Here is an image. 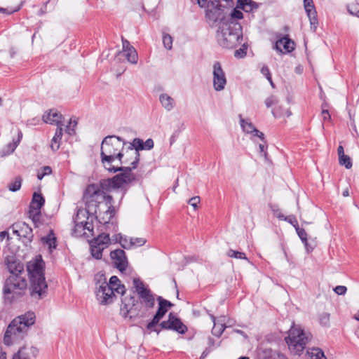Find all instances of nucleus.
Segmentation results:
<instances>
[{
    "label": "nucleus",
    "mask_w": 359,
    "mask_h": 359,
    "mask_svg": "<svg viewBox=\"0 0 359 359\" xmlns=\"http://www.w3.org/2000/svg\"><path fill=\"white\" fill-rule=\"evenodd\" d=\"M294 43L287 36H283L280 39L278 40L274 46V48L278 50L283 53H290L294 50Z\"/></svg>",
    "instance_id": "6ab92c4d"
},
{
    "label": "nucleus",
    "mask_w": 359,
    "mask_h": 359,
    "mask_svg": "<svg viewBox=\"0 0 359 359\" xmlns=\"http://www.w3.org/2000/svg\"><path fill=\"white\" fill-rule=\"evenodd\" d=\"M172 37L168 34H163V43L167 50H171L172 48Z\"/></svg>",
    "instance_id": "a18cd8bd"
},
{
    "label": "nucleus",
    "mask_w": 359,
    "mask_h": 359,
    "mask_svg": "<svg viewBox=\"0 0 359 359\" xmlns=\"http://www.w3.org/2000/svg\"><path fill=\"white\" fill-rule=\"evenodd\" d=\"M114 266L120 271H123L128 266V262L126 252L123 250H115L110 253Z\"/></svg>",
    "instance_id": "4468645a"
},
{
    "label": "nucleus",
    "mask_w": 359,
    "mask_h": 359,
    "mask_svg": "<svg viewBox=\"0 0 359 359\" xmlns=\"http://www.w3.org/2000/svg\"><path fill=\"white\" fill-rule=\"evenodd\" d=\"M41 242L43 245L48 246L50 252L57 247L56 237L52 231L46 236L41 238Z\"/></svg>",
    "instance_id": "cd10ccee"
},
{
    "label": "nucleus",
    "mask_w": 359,
    "mask_h": 359,
    "mask_svg": "<svg viewBox=\"0 0 359 359\" xmlns=\"http://www.w3.org/2000/svg\"><path fill=\"white\" fill-rule=\"evenodd\" d=\"M330 321V314L327 313H323L320 317V322L322 325L327 326Z\"/></svg>",
    "instance_id": "bf43d9fd"
},
{
    "label": "nucleus",
    "mask_w": 359,
    "mask_h": 359,
    "mask_svg": "<svg viewBox=\"0 0 359 359\" xmlns=\"http://www.w3.org/2000/svg\"><path fill=\"white\" fill-rule=\"evenodd\" d=\"M247 47L245 45H243V48H239L235 51L234 55L237 57H243L245 55Z\"/></svg>",
    "instance_id": "680f3d73"
},
{
    "label": "nucleus",
    "mask_w": 359,
    "mask_h": 359,
    "mask_svg": "<svg viewBox=\"0 0 359 359\" xmlns=\"http://www.w3.org/2000/svg\"><path fill=\"white\" fill-rule=\"evenodd\" d=\"M20 8V6H18L16 8L11 9V8H0V13H4L6 14H11L14 12H16L19 11Z\"/></svg>",
    "instance_id": "338daca9"
},
{
    "label": "nucleus",
    "mask_w": 359,
    "mask_h": 359,
    "mask_svg": "<svg viewBox=\"0 0 359 359\" xmlns=\"http://www.w3.org/2000/svg\"><path fill=\"white\" fill-rule=\"evenodd\" d=\"M259 4L253 1L252 0H243L238 2L237 8L242 9L246 13H252L257 10Z\"/></svg>",
    "instance_id": "393cba45"
},
{
    "label": "nucleus",
    "mask_w": 359,
    "mask_h": 359,
    "mask_svg": "<svg viewBox=\"0 0 359 359\" xmlns=\"http://www.w3.org/2000/svg\"><path fill=\"white\" fill-rule=\"evenodd\" d=\"M297 233L299 236V238L302 241V243L304 244L305 248L308 252H310L313 250V248L310 247L308 243V239H307V233L304 229L300 228L299 226L296 229Z\"/></svg>",
    "instance_id": "f704fd0d"
},
{
    "label": "nucleus",
    "mask_w": 359,
    "mask_h": 359,
    "mask_svg": "<svg viewBox=\"0 0 359 359\" xmlns=\"http://www.w3.org/2000/svg\"><path fill=\"white\" fill-rule=\"evenodd\" d=\"M212 84L216 91H221L224 89L226 84L225 73L220 62H215L212 65Z\"/></svg>",
    "instance_id": "f8f14e48"
},
{
    "label": "nucleus",
    "mask_w": 359,
    "mask_h": 359,
    "mask_svg": "<svg viewBox=\"0 0 359 359\" xmlns=\"http://www.w3.org/2000/svg\"><path fill=\"white\" fill-rule=\"evenodd\" d=\"M140 150H144L143 140L139 138H135L131 143L129 144L126 149V154L130 156L134 162L139 161L140 159Z\"/></svg>",
    "instance_id": "dca6fc26"
},
{
    "label": "nucleus",
    "mask_w": 359,
    "mask_h": 359,
    "mask_svg": "<svg viewBox=\"0 0 359 359\" xmlns=\"http://www.w3.org/2000/svg\"><path fill=\"white\" fill-rule=\"evenodd\" d=\"M263 353L264 359H287L285 355L271 349L265 350Z\"/></svg>",
    "instance_id": "c9c22d12"
},
{
    "label": "nucleus",
    "mask_w": 359,
    "mask_h": 359,
    "mask_svg": "<svg viewBox=\"0 0 359 359\" xmlns=\"http://www.w3.org/2000/svg\"><path fill=\"white\" fill-rule=\"evenodd\" d=\"M62 130H63L62 127H57L56 129V132L51 140L50 144V148L53 151H57L60 148V142L62 137Z\"/></svg>",
    "instance_id": "7c9ffc66"
},
{
    "label": "nucleus",
    "mask_w": 359,
    "mask_h": 359,
    "mask_svg": "<svg viewBox=\"0 0 359 359\" xmlns=\"http://www.w3.org/2000/svg\"><path fill=\"white\" fill-rule=\"evenodd\" d=\"M160 326L162 329L173 330L180 334H184L187 330L186 325L172 313L169 314L168 320L163 321Z\"/></svg>",
    "instance_id": "ddd939ff"
},
{
    "label": "nucleus",
    "mask_w": 359,
    "mask_h": 359,
    "mask_svg": "<svg viewBox=\"0 0 359 359\" xmlns=\"http://www.w3.org/2000/svg\"><path fill=\"white\" fill-rule=\"evenodd\" d=\"M133 283L135 292L137 293L142 302L147 308H153L155 304V298L151 290L139 278H134Z\"/></svg>",
    "instance_id": "9d476101"
},
{
    "label": "nucleus",
    "mask_w": 359,
    "mask_h": 359,
    "mask_svg": "<svg viewBox=\"0 0 359 359\" xmlns=\"http://www.w3.org/2000/svg\"><path fill=\"white\" fill-rule=\"evenodd\" d=\"M261 73L266 76L267 80L270 82L271 85L273 87V83L271 76L270 71L266 66H264L261 69Z\"/></svg>",
    "instance_id": "603ef678"
},
{
    "label": "nucleus",
    "mask_w": 359,
    "mask_h": 359,
    "mask_svg": "<svg viewBox=\"0 0 359 359\" xmlns=\"http://www.w3.org/2000/svg\"><path fill=\"white\" fill-rule=\"evenodd\" d=\"M334 291L339 295H343L346 294L347 288L346 286L344 285H338L335 287Z\"/></svg>",
    "instance_id": "e2e57ef3"
},
{
    "label": "nucleus",
    "mask_w": 359,
    "mask_h": 359,
    "mask_svg": "<svg viewBox=\"0 0 359 359\" xmlns=\"http://www.w3.org/2000/svg\"><path fill=\"white\" fill-rule=\"evenodd\" d=\"M44 268L45 263L40 255L29 261L27 266L30 280V294L35 299H41L47 294Z\"/></svg>",
    "instance_id": "20e7f679"
},
{
    "label": "nucleus",
    "mask_w": 359,
    "mask_h": 359,
    "mask_svg": "<svg viewBox=\"0 0 359 359\" xmlns=\"http://www.w3.org/2000/svg\"><path fill=\"white\" fill-rule=\"evenodd\" d=\"M13 233L18 236H28L32 233V229L25 222L15 223L12 226Z\"/></svg>",
    "instance_id": "4be33fe9"
},
{
    "label": "nucleus",
    "mask_w": 359,
    "mask_h": 359,
    "mask_svg": "<svg viewBox=\"0 0 359 359\" xmlns=\"http://www.w3.org/2000/svg\"><path fill=\"white\" fill-rule=\"evenodd\" d=\"M285 341L291 353L300 355L308 342V337L300 326L293 325L289 330Z\"/></svg>",
    "instance_id": "1a4fd4ad"
},
{
    "label": "nucleus",
    "mask_w": 359,
    "mask_h": 359,
    "mask_svg": "<svg viewBox=\"0 0 359 359\" xmlns=\"http://www.w3.org/2000/svg\"><path fill=\"white\" fill-rule=\"evenodd\" d=\"M200 203V197L194 196L190 198L188 201V203L191 205L194 209H196L198 207V204Z\"/></svg>",
    "instance_id": "052dcab7"
},
{
    "label": "nucleus",
    "mask_w": 359,
    "mask_h": 359,
    "mask_svg": "<svg viewBox=\"0 0 359 359\" xmlns=\"http://www.w3.org/2000/svg\"><path fill=\"white\" fill-rule=\"evenodd\" d=\"M84 221H76V223H74V228L73 229L72 234L74 236L79 237L86 235V231H84L83 226Z\"/></svg>",
    "instance_id": "e433bc0d"
},
{
    "label": "nucleus",
    "mask_w": 359,
    "mask_h": 359,
    "mask_svg": "<svg viewBox=\"0 0 359 359\" xmlns=\"http://www.w3.org/2000/svg\"><path fill=\"white\" fill-rule=\"evenodd\" d=\"M226 255L229 257H233L240 259H247L245 254L242 252L236 251L233 250H229L226 252Z\"/></svg>",
    "instance_id": "c03bdc74"
},
{
    "label": "nucleus",
    "mask_w": 359,
    "mask_h": 359,
    "mask_svg": "<svg viewBox=\"0 0 359 359\" xmlns=\"http://www.w3.org/2000/svg\"><path fill=\"white\" fill-rule=\"evenodd\" d=\"M210 317L214 323V326L212 330V333L216 337H220L223 333L224 330H225V327H222V325H219L217 323H216L215 318L214 316L212 315Z\"/></svg>",
    "instance_id": "79ce46f5"
},
{
    "label": "nucleus",
    "mask_w": 359,
    "mask_h": 359,
    "mask_svg": "<svg viewBox=\"0 0 359 359\" xmlns=\"http://www.w3.org/2000/svg\"><path fill=\"white\" fill-rule=\"evenodd\" d=\"M196 2L204 8L205 20L210 27H215L225 21L229 9L233 6L232 0H196Z\"/></svg>",
    "instance_id": "7ed1b4c3"
},
{
    "label": "nucleus",
    "mask_w": 359,
    "mask_h": 359,
    "mask_svg": "<svg viewBox=\"0 0 359 359\" xmlns=\"http://www.w3.org/2000/svg\"><path fill=\"white\" fill-rule=\"evenodd\" d=\"M157 300L158 302V309L156 314L163 318L167 313L168 309L172 306V304L161 297H158Z\"/></svg>",
    "instance_id": "c85d7f7f"
},
{
    "label": "nucleus",
    "mask_w": 359,
    "mask_h": 359,
    "mask_svg": "<svg viewBox=\"0 0 359 359\" xmlns=\"http://www.w3.org/2000/svg\"><path fill=\"white\" fill-rule=\"evenodd\" d=\"M126 142L120 137L109 135L105 137L101 144V161L107 170L111 172H117V168L113 163L118 158L123 156V149Z\"/></svg>",
    "instance_id": "f03ea898"
},
{
    "label": "nucleus",
    "mask_w": 359,
    "mask_h": 359,
    "mask_svg": "<svg viewBox=\"0 0 359 359\" xmlns=\"http://www.w3.org/2000/svg\"><path fill=\"white\" fill-rule=\"evenodd\" d=\"M112 241L114 243H120L122 248L128 250L133 248L132 237L123 236L121 233L112 236Z\"/></svg>",
    "instance_id": "b1692460"
},
{
    "label": "nucleus",
    "mask_w": 359,
    "mask_h": 359,
    "mask_svg": "<svg viewBox=\"0 0 359 359\" xmlns=\"http://www.w3.org/2000/svg\"><path fill=\"white\" fill-rule=\"evenodd\" d=\"M304 7L309 19L311 29H312L313 32H316L318 25V20L313 0H304Z\"/></svg>",
    "instance_id": "2eb2a0df"
},
{
    "label": "nucleus",
    "mask_w": 359,
    "mask_h": 359,
    "mask_svg": "<svg viewBox=\"0 0 359 359\" xmlns=\"http://www.w3.org/2000/svg\"><path fill=\"white\" fill-rule=\"evenodd\" d=\"M93 243L104 248H107L109 244L114 243V241H112V237L110 238L109 234L102 233L100 234Z\"/></svg>",
    "instance_id": "c756f323"
},
{
    "label": "nucleus",
    "mask_w": 359,
    "mask_h": 359,
    "mask_svg": "<svg viewBox=\"0 0 359 359\" xmlns=\"http://www.w3.org/2000/svg\"><path fill=\"white\" fill-rule=\"evenodd\" d=\"M278 103V100L275 96H270L265 100V104L267 107H271Z\"/></svg>",
    "instance_id": "4d7b16f0"
},
{
    "label": "nucleus",
    "mask_w": 359,
    "mask_h": 359,
    "mask_svg": "<svg viewBox=\"0 0 359 359\" xmlns=\"http://www.w3.org/2000/svg\"><path fill=\"white\" fill-rule=\"evenodd\" d=\"M36 316L32 311L15 318L8 325L4 334V341L7 346L20 342L27 335L30 326L35 323Z\"/></svg>",
    "instance_id": "39448f33"
},
{
    "label": "nucleus",
    "mask_w": 359,
    "mask_h": 359,
    "mask_svg": "<svg viewBox=\"0 0 359 359\" xmlns=\"http://www.w3.org/2000/svg\"><path fill=\"white\" fill-rule=\"evenodd\" d=\"M266 141L264 140V142H262V143H260L259 145V151L261 154H263V156L266 158L267 156V153L265 151L266 149V145H265Z\"/></svg>",
    "instance_id": "774afa93"
},
{
    "label": "nucleus",
    "mask_w": 359,
    "mask_h": 359,
    "mask_svg": "<svg viewBox=\"0 0 359 359\" xmlns=\"http://www.w3.org/2000/svg\"><path fill=\"white\" fill-rule=\"evenodd\" d=\"M136 302L135 297L131 295H127L122 299L120 313L123 318L132 320L137 316L139 309L136 306Z\"/></svg>",
    "instance_id": "9b49d317"
},
{
    "label": "nucleus",
    "mask_w": 359,
    "mask_h": 359,
    "mask_svg": "<svg viewBox=\"0 0 359 359\" xmlns=\"http://www.w3.org/2000/svg\"><path fill=\"white\" fill-rule=\"evenodd\" d=\"M86 212L88 214L94 215L96 217L95 214H93L89 212L87 210V205L86 204V210L79 209L78 210L76 215L74 217V222L76 223V221H85L86 219Z\"/></svg>",
    "instance_id": "a19ab883"
},
{
    "label": "nucleus",
    "mask_w": 359,
    "mask_h": 359,
    "mask_svg": "<svg viewBox=\"0 0 359 359\" xmlns=\"http://www.w3.org/2000/svg\"><path fill=\"white\" fill-rule=\"evenodd\" d=\"M5 264L11 275L25 273L23 264L14 256H8L5 259Z\"/></svg>",
    "instance_id": "a211bd4d"
},
{
    "label": "nucleus",
    "mask_w": 359,
    "mask_h": 359,
    "mask_svg": "<svg viewBox=\"0 0 359 359\" xmlns=\"http://www.w3.org/2000/svg\"><path fill=\"white\" fill-rule=\"evenodd\" d=\"M238 8L236 7L231 11L230 9H229L226 19L225 20L226 22H238V20L243 18V13Z\"/></svg>",
    "instance_id": "473e14b6"
},
{
    "label": "nucleus",
    "mask_w": 359,
    "mask_h": 359,
    "mask_svg": "<svg viewBox=\"0 0 359 359\" xmlns=\"http://www.w3.org/2000/svg\"><path fill=\"white\" fill-rule=\"evenodd\" d=\"M116 162L123 165V166H129L132 170L137 168L139 161L135 163L133 158L130 156L127 155L126 149H123V156L121 158H118Z\"/></svg>",
    "instance_id": "bb28decb"
},
{
    "label": "nucleus",
    "mask_w": 359,
    "mask_h": 359,
    "mask_svg": "<svg viewBox=\"0 0 359 359\" xmlns=\"http://www.w3.org/2000/svg\"><path fill=\"white\" fill-rule=\"evenodd\" d=\"M52 172L51 168L49 166H44L42 168L41 170L39 171L37 173V178L39 180H41L46 175H50Z\"/></svg>",
    "instance_id": "8fccbe9b"
},
{
    "label": "nucleus",
    "mask_w": 359,
    "mask_h": 359,
    "mask_svg": "<svg viewBox=\"0 0 359 359\" xmlns=\"http://www.w3.org/2000/svg\"><path fill=\"white\" fill-rule=\"evenodd\" d=\"M30 351L31 349L22 347L13 355V359H29Z\"/></svg>",
    "instance_id": "ea45409f"
},
{
    "label": "nucleus",
    "mask_w": 359,
    "mask_h": 359,
    "mask_svg": "<svg viewBox=\"0 0 359 359\" xmlns=\"http://www.w3.org/2000/svg\"><path fill=\"white\" fill-rule=\"evenodd\" d=\"M249 135H251L250 138L252 140H253L255 137H258L264 142V134L259 130H257V134L256 133H250Z\"/></svg>",
    "instance_id": "0e129e2a"
},
{
    "label": "nucleus",
    "mask_w": 359,
    "mask_h": 359,
    "mask_svg": "<svg viewBox=\"0 0 359 359\" xmlns=\"http://www.w3.org/2000/svg\"><path fill=\"white\" fill-rule=\"evenodd\" d=\"M122 51L129 62L135 65L137 63L138 55L136 50L127 39L123 38H122Z\"/></svg>",
    "instance_id": "f3484780"
},
{
    "label": "nucleus",
    "mask_w": 359,
    "mask_h": 359,
    "mask_svg": "<svg viewBox=\"0 0 359 359\" xmlns=\"http://www.w3.org/2000/svg\"><path fill=\"white\" fill-rule=\"evenodd\" d=\"M215 322L219 325H222V327H224L225 328L229 326H231V323L230 322L229 319H227L226 316H222L215 318Z\"/></svg>",
    "instance_id": "09e8293b"
},
{
    "label": "nucleus",
    "mask_w": 359,
    "mask_h": 359,
    "mask_svg": "<svg viewBox=\"0 0 359 359\" xmlns=\"http://www.w3.org/2000/svg\"><path fill=\"white\" fill-rule=\"evenodd\" d=\"M144 149L149 150L154 147V141L152 139H147L145 142H143Z\"/></svg>",
    "instance_id": "69168bd1"
},
{
    "label": "nucleus",
    "mask_w": 359,
    "mask_h": 359,
    "mask_svg": "<svg viewBox=\"0 0 359 359\" xmlns=\"http://www.w3.org/2000/svg\"><path fill=\"white\" fill-rule=\"evenodd\" d=\"M126 288L120 280L115 276L110 278L109 283L103 282L96 292V297L101 304L112 303L116 297L115 293L124 294Z\"/></svg>",
    "instance_id": "0eeeda50"
},
{
    "label": "nucleus",
    "mask_w": 359,
    "mask_h": 359,
    "mask_svg": "<svg viewBox=\"0 0 359 359\" xmlns=\"http://www.w3.org/2000/svg\"><path fill=\"white\" fill-rule=\"evenodd\" d=\"M22 179L20 176L15 177L14 180L11 181L8 184V189L13 192L20 190L22 185Z\"/></svg>",
    "instance_id": "4c0bfd02"
},
{
    "label": "nucleus",
    "mask_w": 359,
    "mask_h": 359,
    "mask_svg": "<svg viewBox=\"0 0 359 359\" xmlns=\"http://www.w3.org/2000/svg\"><path fill=\"white\" fill-rule=\"evenodd\" d=\"M77 125V121L75 119H69V124L66 128V133L70 135H72L75 133V128Z\"/></svg>",
    "instance_id": "49530a36"
},
{
    "label": "nucleus",
    "mask_w": 359,
    "mask_h": 359,
    "mask_svg": "<svg viewBox=\"0 0 359 359\" xmlns=\"http://www.w3.org/2000/svg\"><path fill=\"white\" fill-rule=\"evenodd\" d=\"M29 217L36 224L39 222L41 212L29 210Z\"/></svg>",
    "instance_id": "864d4df0"
},
{
    "label": "nucleus",
    "mask_w": 359,
    "mask_h": 359,
    "mask_svg": "<svg viewBox=\"0 0 359 359\" xmlns=\"http://www.w3.org/2000/svg\"><path fill=\"white\" fill-rule=\"evenodd\" d=\"M22 137V133L18 130V137L16 139H13V141L7 144L1 151V156L2 157L11 155L14 152L15 149L18 147Z\"/></svg>",
    "instance_id": "412c9836"
},
{
    "label": "nucleus",
    "mask_w": 359,
    "mask_h": 359,
    "mask_svg": "<svg viewBox=\"0 0 359 359\" xmlns=\"http://www.w3.org/2000/svg\"><path fill=\"white\" fill-rule=\"evenodd\" d=\"M339 162L341 165L345 166L346 168L350 169L352 167V162L350 157L347 155H342L339 157Z\"/></svg>",
    "instance_id": "37998d69"
},
{
    "label": "nucleus",
    "mask_w": 359,
    "mask_h": 359,
    "mask_svg": "<svg viewBox=\"0 0 359 359\" xmlns=\"http://www.w3.org/2000/svg\"><path fill=\"white\" fill-rule=\"evenodd\" d=\"M115 168L121 173L111 179L103 180L100 186L88 185L83 194V200L86 203L88 211L95 214L97 221L103 224H109L115 214L112 197L107 192L111 189L120 188L135 180V176L129 166L115 165Z\"/></svg>",
    "instance_id": "f257e3e1"
},
{
    "label": "nucleus",
    "mask_w": 359,
    "mask_h": 359,
    "mask_svg": "<svg viewBox=\"0 0 359 359\" xmlns=\"http://www.w3.org/2000/svg\"><path fill=\"white\" fill-rule=\"evenodd\" d=\"M216 39L224 48H234L243 41V27L239 22L222 21L218 24Z\"/></svg>",
    "instance_id": "423d86ee"
},
{
    "label": "nucleus",
    "mask_w": 359,
    "mask_h": 359,
    "mask_svg": "<svg viewBox=\"0 0 359 359\" xmlns=\"http://www.w3.org/2000/svg\"><path fill=\"white\" fill-rule=\"evenodd\" d=\"M323 110H322V116L323 121H330L331 119V116L329 114V111L327 109H325L327 107V104L326 102L323 103Z\"/></svg>",
    "instance_id": "6e6d98bb"
},
{
    "label": "nucleus",
    "mask_w": 359,
    "mask_h": 359,
    "mask_svg": "<svg viewBox=\"0 0 359 359\" xmlns=\"http://www.w3.org/2000/svg\"><path fill=\"white\" fill-rule=\"evenodd\" d=\"M309 359H326L323 351L318 348H309L307 351Z\"/></svg>",
    "instance_id": "72a5a7b5"
},
{
    "label": "nucleus",
    "mask_w": 359,
    "mask_h": 359,
    "mask_svg": "<svg viewBox=\"0 0 359 359\" xmlns=\"http://www.w3.org/2000/svg\"><path fill=\"white\" fill-rule=\"evenodd\" d=\"M348 11L352 15H355L359 18V4H353L348 6Z\"/></svg>",
    "instance_id": "3c124183"
},
{
    "label": "nucleus",
    "mask_w": 359,
    "mask_h": 359,
    "mask_svg": "<svg viewBox=\"0 0 359 359\" xmlns=\"http://www.w3.org/2000/svg\"><path fill=\"white\" fill-rule=\"evenodd\" d=\"M91 254L93 257L97 259H100L102 256V251L105 249L102 246L97 245V244L92 243L91 245Z\"/></svg>",
    "instance_id": "58836bf2"
},
{
    "label": "nucleus",
    "mask_w": 359,
    "mask_h": 359,
    "mask_svg": "<svg viewBox=\"0 0 359 359\" xmlns=\"http://www.w3.org/2000/svg\"><path fill=\"white\" fill-rule=\"evenodd\" d=\"M159 101L161 106L168 111H172L175 107V100L167 93H161L159 95Z\"/></svg>",
    "instance_id": "5701e85b"
},
{
    "label": "nucleus",
    "mask_w": 359,
    "mask_h": 359,
    "mask_svg": "<svg viewBox=\"0 0 359 359\" xmlns=\"http://www.w3.org/2000/svg\"><path fill=\"white\" fill-rule=\"evenodd\" d=\"M23 273L10 275L6 279L3 289L4 298L12 302L14 299L20 297L27 288V280Z\"/></svg>",
    "instance_id": "6e6552de"
},
{
    "label": "nucleus",
    "mask_w": 359,
    "mask_h": 359,
    "mask_svg": "<svg viewBox=\"0 0 359 359\" xmlns=\"http://www.w3.org/2000/svg\"><path fill=\"white\" fill-rule=\"evenodd\" d=\"M133 248L142 246L146 243V240L143 238H132Z\"/></svg>",
    "instance_id": "5fc2aeb1"
},
{
    "label": "nucleus",
    "mask_w": 359,
    "mask_h": 359,
    "mask_svg": "<svg viewBox=\"0 0 359 359\" xmlns=\"http://www.w3.org/2000/svg\"><path fill=\"white\" fill-rule=\"evenodd\" d=\"M62 115L55 109L50 110L43 116V120L45 123L55 124L57 127H62Z\"/></svg>",
    "instance_id": "aec40b11"
},
{
    "label": "nucleus",
    "mask_w": 359,
    "mask_h": 359,
    "mask_svg": "<svg viewBox=\"0 0 359 359\" xmlns=\"http://www.w3.org/2000/svg\"><path fill=\"white\" fill-rule=\"evenodd\" d=\"M284 220L287 221L289 223H290L294 227L295 229L299 227L298 222L295 217L293 215L286 217L285 218H284Z\"/></svg>",
    "instance_id": "13d9d810"
},
{
    "label": "nucleus",
    "mask_w": 359,
    "mask_h": 359,
    "mask_svg": "<svg viewBox=\"0 0 359 359\" xmlns=\"http://www.w3.org/2000/svg\"><path fill=\"white\" fill-rule=\"evenodd\" d=\"M44 202L45 200L41 194L34 193L29 205V210L41 212V208L43 205Z\"/></svg>",
    "instance_id": "a878e982"
},
{
    "label": "nucleus",
    "mask_w": 359,
    "mask_h": 359,
    "mask_svg": "<svg viewBox=\"0 0 359 359\" xmlns=\"http://www.w3.org/2000/svg\"><path fill=\"white\" fill-rule=\"evenodd\" d=\"M240 124L243 133L249 134L250 133H256L257 134V129L248 119L240 118Z\"/></svg>",
    "instance_id": "2f4dec72"
},
{
    "label": "nucleus",
    "mask_w": 359,
    "mask_h": 359,
    "mask_svg": "<svg viewBox=\"0 0 359 359\" xmlns=\"http://www.w3.org/2000/svg\"><path fill=\"white\" fill-rule=\"evenodd\" d=\"M161 318H162L161 316H158L156 313L155 316H154L152 320L148 323L147 327V329L149 330L150 331H156L158 333L159 331H157L156 330L154 329V327L159 323V321Z\"/></svg>",
    "instance_id": "de8ad7c7"
}]
</instances>
